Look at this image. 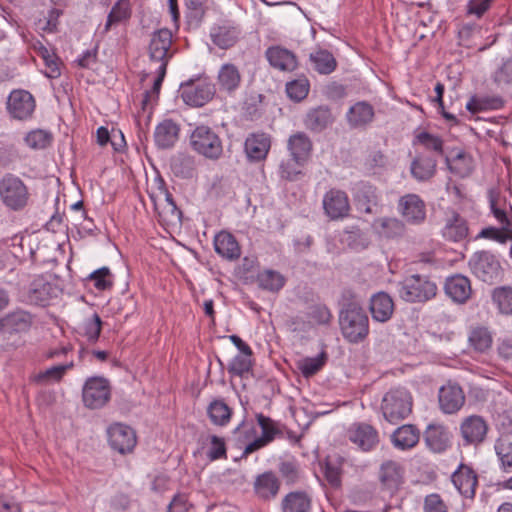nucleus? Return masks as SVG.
Instances as JSON below:
<instances>
[{"label": "nucleus", "mask_w": 512, "mask_h": 512, "mask_svg": "<svg viewBox=\"0 0 512 512\" xmlns=\"http://www.w3.org/2000/svg\"><path fill=\"white\" fill-rule=\"evenodd\" d=\"M341 333L349 343L363 342L369 335V318L362 306L348 304L339 313Z\"/></svg>", "instance_id": "obj_1"}, {"label": "nucleus", "mask_w": 512, "mask_h": 512, "mask_svg": "<svg viewBox=\"0 0 512 512\" xmlns=\"http://www.w3.org/2000/svg\"><path fill=\"white\" fill-rule=\"evenodd\" d=\"M437 285L428 276L413 274L399 283V297L409 303H424L437 295Z\"/></svg>", "instance_id": "obj_2"}, {"label": "nucleus", "mask_w": 512, "mask_h": 512, "mask_svg": "<svg viewBox=\"0 0 512 512\" xmlns=\"http://www.w3.org/2000/svg\"><path fill=\"white\" fill-rule=\"evenodd\" d=\"M381 411L385 420L396 424L407 418L412 412V397L404 388H393L385 393L381 402Z\"/></svg>", "instance_id": "obj_3"}, {"label": "nucleus", "mask_w": 512, "mask_h": 512, "mask_svg": "<svg viewBox=\"0 0 512 512\" xmlns=\"http://www.w3.org/2000/svg\"><path fill=\"white\" fill-rule=\"evenodd\" d=\"M0 198L9 209L20 211L28 205L30 193L18 176L7 173L0 179Z\"/></svg>", "instance_id": "obj_4"}, {"label": "nucleus", "mask_w": 512, "mask_h": 512, "mask_svg": "<svg viewBox=\"0 0 512 512\" xmlns=\"http://www.w3.org/2000/svg\"><path fill=\"white\" fill-rule=\"evenodd\" d=\"M471 273L488 284H495L503 277V268L497 257L489 251H477L469 259Z\"/></svg>", "instance_id": "obj_5"}, {"label": "nucleus", "mask_w": 512, "mask_h": 512, "mask_svg": "<svg viewBox=\"0 0 512 512\" xmlns=\"http://www.w3.org/2000/svg\"><path fill=\"white\" fill-rule=\"evenodd\" d=\"M180 97L191 107H202L216 93L215 85L208 78L190 79L180 85Z\"/></svg>", "instance_id": "obj_6"}, {"label": "nucleus", "mask_w": 512, "mask_h": 512, "mask_svg": "<svg viewBox=\"0 0 512 512\" xmlns=\"http://www.w3.org/2000/svg\"><path fill=\"white\" fill-rule=\"evenodd\" d=\"M194 151L209 159H218L223 153L222 141L219 135L210 127L197 126L190 136Z\"/></svg>", "instance_id": "obj_7"}, {"label": "nucleus", "mask_w": 512, "mask_h": 512, "mask_svg": "<svg viewBox=\"0 0 512 512\" xmlns=\"http://www.w3.org/2000/svg\"><path fill=\"white\" fill-rule=\"evenodd\" d=\"M111 399V386L102 376L89 377L82 388V401L88 409H101Z\"/></svg>", "instance_id": "obj_8"}, {"label": "nucleus", "mask_w": 512, "mask_h": 512, "mask_svg": "<svg viewBox=\"0 0 512 512\" xmlns=\"http://www.w3.org/2000/svg\"><path fill=\"white\" fill-rule=\"evenodd\" d=\"M242 37V29L232 20H223L210 29L212 43L220 49L227 50L236 45Z\"/></svg>", "instance_id": "obj_9"}, {"label": "nucleus", "mask_w": 512, "mask_h": 512, "mask_svg": "<svg viewBox=\"0 0 512 512\" xmlns=\"http://www.w3.org/2000/svg\"><path fill=\"white\" fill-rule=\"evenodd\" d=\"M347 435L348 439L363 452L374 450L380 442L377 429L365 422L352 424Z\"/></svg>", "instance_id": "obj_10"}, {"label": "nucleus", "mask_w": 512, "mask_h": 512, "mask_svg": "<svg viewBox=\"0 0 512 512\" xmlns=\"http://www.w3.org/2000/svg\"><path fill=\"white\" fill-rule=\"evenodd\" d=\"M108 442L111 448L120 454L131 453L136 444L135 431L128 425L115 423L108 428Z\"/></svg>", "instance_id": "obj_11"}, {"label": "nucleus", "mask_w": 512, "mask_h": 512, "mask_svg": "<svg viewBox=\"0 0 512 512\" xmlns=\"http://www.w3.org/2000/svg\"><path fill=\"white\" fill-rule=\"evenodd\" d=\"M265 58L274 70L283 73H292L299 67L297 55L281 45L269 46L265 51Z\"/></svg>", "instance_id": "obj_12"}, {"label": "nucleus", "mask_w": 512, "mask_h": 512, "mask_svg": "<svg viewBox=\"0 0 512 512\" xmlns=\"http://www.w3.org/2000/svg\"><path fill=\"white\" fill-rule=\"evenodd\" d=\"M488 423L480 415L465 417L460 424V434L464 445L478 446L482 444L488 433Z\"/></svg>", "instance_id": "obj_13"}, {"label": "nucleus", "mask_w": 512, "mask_h": 512, "mask_svg": "<svg viewBox=\"0 0 512 512\" xmlns=\"http://www.w3.org/2000/svg\"><path fill=\"white\" fill-rule=\"evenodd\" d=\"M171 46L172 32L169 29L162 28L155 31L151 36L148 47L150 60L159 62L160 65L165 63L167 66L170 59L173 57Z\"/></svg>", "instance_id": "obj_14"}, {"label": "nucleus", "mask_w": 512, "mask_h": 512, "mask_svg": "<svg viewBox=\"0 0 512 512\" xmlns=\"http://www.w3.org/2000/svg\"><path fill=\"white\" fill-rule=\"evenodd\" d=\"M35 99L26 90H14L7 100V110L10 116L17 120L31 118L35 110Z\"/></svg>", "instance_id": "obj_15"}, {"label": "nucleus", "mask_w": 512, "mask_h": 512, "mask_svg": "<svg viewBox=\"0 0 512 512\" xmlns=\"http://www.w3.org/2000/svg\"><path fill=\"white\" fill-rule=\"evenodd\" d=\"M398 211L408 224L420 225L426 219L425 202L417 194L400 197Z\"/></svg>", "instance_id": "obj_16"}, {"label": "nucleus", "mask_w": 512, "mask_h": 512, "mask_svg": "<svg viewBox=\"0 0 512 512\" xmlns=\"http://www.w3.org/2000/svg\"><path fill=\"white\" fill-rule=\"evenodd\" d=\"M256 420L261 428V436L250 442L244 447L242 457H247L249 454L265 447L267 444L272 442L281 431L278 427L277 422L262 413L256 414Z\"/></svg>", "instance_id": "obj_17"}, {"label": "nucleus", "mask_w": 512, "mask_h": 512, "mask_svg": "<svg viewBox=\"0 0 512 512\" xmlns=\"http://www.w3.org/2000/svg\"><path fill=\"white\" fill-rule=\"evenodd\" d=\"M323 209L331 220L347 217L350 212V203L347 194L339 189H330L323 197Z\"/></svg>", "instance_id": "obj_18"}, {"label": "nucleus", "mask_w": 512, "mask_h": 512, "mask_svg": "<svg viewBox=\"0 0 512 512\" xmlns=\"http://www.w3.org/2000/svg\"><path fill=\"white\" fill-rule=\"evenodd\" d=\"M463 389L457 385L448 383L443 385L438 392L439 408L444 414H455L465 404Z\"/></svg>", "instance_id": "obj_19"}, {"label": "nucleus", "mask_w": 512, "mask_h": 512, "mask_svg": "<svg viewBox=\"0 0 512 512\" xmlns=\"http://www.w3.org/2000/svg\"><path fill=\"white\" fill-rule=\"evenodd\" d=\"M379 480L382 489L394 495L404 483V469L396 461H386L380 467Z\"/></svg>", "instance_id": "obj_20"}, {"label": "nucleus", "mask_w": 512, "mask_h": 512, "mask_svg": "<svg viewBox=\"0 0 512 512\" xmlns=\"http://www.w3.org/2000/svg\"><path fill=\"white\" fill-rule=\"evenodd\" d=\"M451 480L463 497L467 499H473L475 497L478 477L470 466L460 464L457 470L452 474Z\"/></svg>", "instance_id": "obj_21"}, {"label": "nucleus", "mask_w": 512, "mask_h": 512, "mask_svg": "<svg viewBox=\"0 0 512 512\" xmlns=\"http://www.w3.org/2000/svg\"><path fill=\"white\" fill-rule=\"evenodd\" d=\"M270 148L271 137L264 132L249 134L244 143L247 158L252 162H259L266 159Z\"/></svg>", "instance_id": "obj_22"}, {"label": "nucleus", "mask_w": 512, "mask_h": 512, "mask_svg": "<svg viewBox=\"0 0 512 512\" xmlns=\"http://www.w3.org/2000/svg\"><path fill=\"white\" fill-rule=\"evenodd\" d=\"M444 290L446 295L458 304L466 303L472 294L469 278L461 274L448 277L445 281Z\"/></svg>", "instance_id": "obj_23"}, {"label": "nucleus", "mask_w": 512, "mask_h": 512, "mask_svg": "<svg viewBox=\"0 0 512 512\" xmlns=\"http://www.w3.org/2000/svg\"><path fill=\"white\" fill-rule=\"evenodd\" d=\"M357 208L366 213H373V206L378 205V194L375 186L368 182L360 181L352 189Z\"/></svg>", "instance_id": "obj_24"}, {"label": "nucleus", "mask_w": 512, "mask_h": 512, "mask_svg": "<svg viewBox=\"0 0 512 512\" xmlns=\"http://www.w3.org/2000/svg\"><path fill=\"white\" fill-rule=\"evenodd\" d=\"M32 323L33 317L30 313L17 310L0 318V332L4 334L26 332Z\"/></svg>", "instance_id": "obj_25"}, {"label": "nucleus", "mask_w": 512, "mask_h": 512, "mask_svg": "<svg viewBox=\"0 0 512 512\" xmlns=\"http://www.w3.org/2000/svg\"><path fill=\"white\" fill-rule=\"evenodd\" d=\"M180 125L172 119H164L154 131V141L158 148H172L179 139Z\"/></svg>", "instance_id": "obj_26"}, {"label": "nucleus", "mask_w": 512, "mask_h": 512, "mask_svg": "<svg viewBox=\"0 0 512 512\" xmlns=\"http://www.w3.org/2000/svg\"><path fill=\"white\" fill-rule=\"evenodd\" d=\"M469 234L468 223L459 213L452 211L445 219L442 236L451 242H460Z\"/></svg>", "instance_id": "obj_27"}, {"label": "nucleus", "mask_w": 512, "mask_h": 512, "mask_svg": "<svg viewBox=\"0 0 512 512\" xmlns=\"http://www.w3.org/2000/svg\"><path fill=\"white\" fill-rule=\"evenodd\" d=\"M241 82L242 75L235 64L225 63L220 67L217 75V84L220 92L232 95L238 90Z\"/></svg>", "instance_id": "obj_28"}, {"label": "nucleus", "mask_w": 512, "mask_h": 512, "mask_svg": "<svg viewBox=\"0 0 512 512\" xmlns=\"http://www.w3.org/2000/svg\"><path fill=\"white\" fill-rule=\"evenodd\" d=\"M369 310L374 321L385 323L394 313L393 299L385 292H378L371 297Z\"/></svg>", "instance_id": "obj_29"}, {"label": "nucleus", "mask_w": 512, "mask_h": 512, "mask_svg": "<svg viewBox=\"0 0 512 512\" xmlns=\"http://www.w3.org/2000/svg\"><path fill=\"white\" fill-rule=\"evenodd\" d=\"M214 248L222 258L234 261L241 256V247L230 232L221 231L214 237Z\"/></svg>", "instance_id": "obj_30"}, {"label": "nucleus", "mask_w": 512, "mask_h": 512, "mask_svg": "<svg viewBox=\"0 0 512 512\" xmlns=\"http://www.w3.org/2000/svg\"><path fill=\"white\" fill-rule=\"evenodd\" d=\"M424 441L431 451L441 453L449 447V432L442 424H429L424 432Z\"/></svg>", "instance_id": "obj_31"}, {"label": "nucleus", "mask_w": 512, "mask_h": 512, "mask_svg": "<svg viewBox=\"0 0 512 512\" xmlns=\"http://www.w3.org/2000/svg\"><path fill=\"white\" fill-rule=\"evenodd\" d=\"M436 167L437 159L434 156L419 153L411 162L410 172L417 181L425 182L434 177Z\"/></svg>", "instance_id": "obj_32"}, {"label": "nucleus", "mask_w": 512, "mask_h": 512, "mask_svg": "<svg viewBox=\"0 0 512 512\" xmlns=\"http://www.w3.org/2000/svg\"><path fill=\"white\" fill-rule=\"evenodd\" d=\"M280 480L272 471L258 475L254 482V490L257 496L264 500L274 499L280 490Z\"/></svg>", "instance_id": "obj_33"}, {"label": "nucleus", "mask_w": 512, "mask_h": 512, "mask_svg": "<svg viewBox=\"0 0 512 512\" xmlns=\"http://www.w3.org/2000/svg\"><path fill=\"white\" fill-rule=\"evenodd\" d=\"M374 115V108L370 103L359 101L349 108L346 118L350 127L359 128L371 123Z\"/></svg>", "instance_id": "obj_34"}, {"label": "nucleus", "mask_w": 512, "mask_h": 512, "mask_svg": "<svg viewBox=\"0 0 512 512\" xmlns=\"http://www.w3.org/2000/svg\"><path fill=\"white\" fill-rule=\"evenodd\" d=\"M333 121L331 110L327 106H318L308 111L304 119V125L312 132H321Z\"/></svg>", "instance_id": "obj_35"}, {"label": "nucleus", "mask_w": 512, "mask_h": 512, "mask_svg": "<svg viewBox=\"0 0 512 512\" xmlns=\"http://www.w3.org/2000/svg\"><path fill=\"white\" fill-rule=\"evenodd\" d=\"M312 141L304 132H297L288 139L287 148L296 162L306 163L312 151Z\"/></svg>", "instance_id": "obj_36"}, {"label": "nucleus", "mask_w": 512, "mask_h": 512, "mask_svg": "<svg viewBox=\"0 0 512 512\" xmlns=\"http://www.w3.org/2000/svg\"><path fill=\"white\" fill-rule=\"evenodd\" d=\"M210 422L219 427L227 426L232 418L233 410L223 398H214L207 406Z\"/></svg>", "instance_id": "obj_37"}, {"label": "nucleus", "mask_w": 512, "mask_h": 512, "mask_svg": "<svg viewBox=\"0 0 512 512\" xmlns=\"http://www.w3.org/2000/svg\"><path fill=\"white\" fill-rule=\"evenodd\" d=\"M373 227L381 236L388 239L401 237L406 231L403 221L395 217H381L374 221Z\"/></svg>", "instance_id": "obj_38"}, {"label": "nucleus", "mask_w": 512, "mask_h": 512, "mask_svg": "<svg viewBox=\"0 0 512 512\" xmlns=\"http://www.w3.org/2000/svg\"><path fill=\"white\" fill-rule=\"evenodd\" d=\"M420 432L411 424L397 428L392 434V442L395 447L406 450L411 449L419 442Z\"/></svg>", "instance_id": "obj_39"}, {"label": "nucleus", "mask_w": 512, "mask_h": 512, "mask_svg": "<svg viewBox=\"0 0 512 512\" xmlns=\"http://www.w3.org/2000/svg\"><path fill=\"white\" fill-rule=\"evenodd\" d=\"M312 500L303 491L288 493L281 502L282 512H310Z\"/></svg>", "instance_id": "obj_40"}, {"label": "nucleus", "mask_w": 512, "mask_h": 512, "mask_svg": "<svg viewBox=\"0 0 512 512\" xmlns=\"http://www.w3.org/2000/svg\"><path fill=\"white\" fill-rule=\"evenodd\" d=\"M55 288L43 278L35 279L29 289L28 298L31 303L45 306L53 297Z\"/></svg>", "instance_id": "obj_41"}, {"label": "nucleus", "mask_w": 512, "mask_h": 512, "mask_svg": "<svg viewBox=\"0 0 512 512\" xmlns=\"http://www.w3.org/2000/svg\"><path fill=\"white\" fill-rule=\"evenodd\" d=\"M309 60L313 64L314 70L322 75H329L333 73L338 65L333 54L326 49L319 48L310 53Z\"/></svg>", "instance_id": "obj_42"}, {"label": "nucleus", "mask_w": 512, "mask_h": 512, "mask_svg": "<svg viewBox=\"0 0 512 512\" xmlns=\"http://www.w3.org/2000/svg\"><path fill=\"white\" fill-rule=\"evenodd\" d=\"M504 100L498 95L473 96L466 104V109L475 114L488 110H498L504 106Z\"/></svg>", "instance_id": "obj_43"}, {"label": "nucleus", "mask_w": 512, "mask_h": 512, "mask_svg": "<svg viewBox=\"0 0 512 512\" xmlns=\"http://www.w3.org/2000/svg\"><path fill=\"white\" fill-rule=\"evenodd\" d=\"M132 9L130 0H118L111 8L104 26V33H107L113 25L125 22L130 19Z\"/></svg>", "instance_id": "obj_44"}, {"label": "nucleus", "mask_w": 512, "mask_h": 512, "mask_svg": "<svg viewBox=\"0 0 512 512\" xmlns=\"http://www.w3.org/2000/svg\"><path fill=\"white\" fill-rule=\"evenodd\" d=\"M151 200L154 204V209L159 217V221L164 224H175L181 221L182 211L177 207L176 204L170 203H158L154 194L150 195Z\"/></svg>", "instance_id": "obj_45"}, {"label": "nucleus", "mask_w": 512, "mask_h": 512, "mask_svg": "<svg viewBox=\"0 0 512 512\" xmlns=\"http://www.w3.org/2000/svg\"><path fill=\"white\" fill-rule=\"evenodd\" d=\"M74 366L73 362L55 365L45 371H41L33 377V381L37 384L47 385L53 382H60L66 372Z\"/></svg>", "instance_id": "obj_46"}, {"label": "nucleus", "mask_w": 512, "mask_h": 512, "mask_svg": "<svg viewBox=\"0 0 512 512\" xmlns=\"http://www.w3.org/2000/svg\"><path fill=\"white\" fill-rule=\"evenodd\" d=\"M495 452L501 464V469L512 473V439L499 436L495 443Z\"/></svg>", "instance_id": "obj_47"}, {"label": "nucleus", "mask_w": 512, "mask_h": 512, "mask_svg": "<svg viewBox=\"0 0 512 512\" xmlns=\"http://www.w3.org/2000/svg\"><path fill=\"white\" fill-rule=\"evenodd\" d=\"M253 355L237 354L228 364L227 371L231 376L246 378L253 370Z\"/></svg>", "instance_id": "obj_48"}, {"label": "nucleus", "mask_w": 512, "mask_h": 512, "mask_svg": "<svg viewBox=\"0 0 512 512\" xmlns=\"http://www.w3.org/2000/svg\"><path fill=\"white\" fill-rule=\"evenodd\" d=\"M257 282L264 290L278 292L284 286L285 278L279 272L268 269L258 274Z\"/></svg>", "instance_id": "obj_49"}, {"label": "nucleus", "mask_w": 512, "mask_h": 512, "mask_svg": "<svg viewBox=\"0 0 512 512\" xmlns=\"http://www.w3.org/2000/svg\"><path fill=\"white\" fill-rule=\"evenodd\" d=\"M327 354L322 351L316 357H306L298 362V369L305 378H310L317 374L326 364Z\"/></svg>", "instance_id": "obj_50"}, {"label": "nucleus", "mask_w": 512, "mask_h": 512, "mask_svg": "<svg viewBox=\"0 0 512 512\" xmlns=\"http://www.w3.org/2000/svg\"><path fill=\"white\" fill-rule=\"evenodd\" d=\"M102 331V320L97 313L86 318L81 326L80 334L87 339L89 343H96Z\"/></svg>", "instance_id": "obj_51"}, {"label": "nucleus", "mask_w": 512, "mask_h": 512, "mask_svg": "<svg viewBox=\"0 0 512 512\" xmlns=\"http://www.w3.org/2000/svg\"><path fill=\"white\" fill-rule=\"evenodd\" d=\"M413 144L422 145L425 149L430 150L437 155H443L444 153L443 140L439 136L431 134L426 131L417 133L415 135Z\"/></svg>", "instance_id": "obj_52"}, {"label": "nucleus", "mask_w": 512, "mask_h": 512, "mask_svg": "<svg viewBox=\"0 0 512 512\" xmlns=\"http://www.w3.org/2000/svg\"><path fill=\"white\" fill-rule=\"evenodd\" d=\"M166 71H167V67H166L165 63L159 65V67L157 69V77L154 81V84H153L151 90L145 91L143 94L141 106L144 111L146 110L148 105H150L152 102H156L158 100L160 89H161L164 77L166 75Z\"/></svg>", "instance_id": "obj_53"}, {"label": "nucleus", "mask_w": 512, "mask_h": 512, "mask_svg": "<svg viewBox=\"0 0 512 512\" xmlns=\"http://www.w3.org/2000/svg\"><path fill=\"white\" fill-rule=\"evenodd\" d=\"M469 343L476 351L485 352L492 345V335L485 327L474 328L470 332Z\"/></svg>", "instance_id": "obj_54"}, {"label": "nucleus", "mask_w": 512, "mask_h": 512, "mask_svg": "<svg viewBox=\"0 0 512 512\" xmlns=\"http://www.w3.org/2000/svg\"><path fill=\"white\" fill-rule=\"evenodd\" d=\"M52 141V133L44 129L32 130L25 137L27 146L35 150L47 148L51 145Z\"/></svg>", "instance_id": "obj_55"}, {"label": "nucleus", "mask_w": 512, "mask_h": 512, "mask_svg": "<svg viewBox=\"0 0 512 512\" xmlns=\"http://www.w3.org/2000/svg\"><path fill=\"white\" fill-rule=\"evenodd\" d=\"M310 84L305 76L286 83L287 96L296 102L305 99L309 93Z\"/></svg>", "instance_id": "obj_56"}, {"label": "nucleus", "mask_w": 512, "mask_h": 512, "mask_svg": "<svg viewBox=\"0 0 512 512\" xmlns=\"http://www.w3.org/2000/svg\"><path fill=\"white\" fill-rule=\"evenodd\" d=\"M450 171L460 177H466L472 172L471 158L465 153H458L451 161L446 157Z\"/></svg>", "instance_id": "obj_57"}, {"label": "nucleus", "mask_w": 512, "mask_h": 512, "mask_svg": "<svg viewBox=\"0 0 512 512\" xmlns=\"http://www.w3.org/2000/svg\"><path fill=\"white\" fill-rule=\"evenodd\" d=\"M233 435L239 446L248 445L257 439V430L253 422L243 420L234 430Z\"/></svg>", "instance_id": "obj_58"}, {"label": "nucleus", "mask_w": 512, "mask_h": 512, "mask_svg": "<svg viewBox=\"0 0 512 512\" xmlns=\"http://www.w3.org/2000/svg\"><path fill=\"white\" fill-rule=\"evenodd\" d=\"M493 301L502 314L512 315V288L499 287L493 291Z\"/></svg>", "instance_id": "obj_59"}, {"label": "nucleus", "mask_w": 512, "mask_h": 512, "mask_svg": "<svg viewBox=\"0 0 512 512\" xmlns=\"http://www.w3.org/2000/svg\"><path fill=\"white\" fill-rule=\"evenodd\" d=\"M210 446L206 452V456L210 461L227 458V449L224 438L217 435L209 436Z\"/></svg>", "instance_id": "obj_60"}, {"label": "nucleus", "mask_w": 512, "mask_h": 512, "mask_svg": "<svg viewBox=\"0 0 512 512\" xmlns=\"http://www.w3.org/2000/svg\"><path fill=\"white\" fill-rule=\"evenodd\" d=\"M88 280L93 282L94 286L100 291L110 289L113 286V276L107 267L92 272Z\"/></svg>", "instance_id": "obj_61"}, {"label": "nucleus", "mask_w": 512, "mask_h": 512, "mask_svg": "<svg viewBox=\"0 0 512 512\" xmlns=\"http://www.w3.org/2000/svg\"><path fill=\"white\" fill-rule=\"evenodd\" d=\"M342 241L348 247L355 250L364 249L368 246V240L364 236V233L359 228L356 227H353L351 230L345 231Z\"/></svg>", "instance_id": "obj_62"}, {"label": "nucleus", "mask_w": 512, "mask_h": 512, "mask_svg": "<svg viewBox=\"0 0 512 512\" xmlns=\"http://www.w3.org/2000/svg\"><path fill=\"white\" fill-rule=\"evenodd\" d=\"M278 470L289 485L295 484L300 478L299 465L295 460H287L280 462Z\"/></svg>", "instance_id": "obj_63"}, {"label": "nucleus", "mask_w": 512, "mask_h": 512, "mask_svg": "<svg viewBox=\"0 0 512 512\" xmlns=\"http://www.w3.org/2000/svg\"><path fill=\"white\" fill-rule=\"evenodd\" d=\"M308 317L315 324L327 325L332 319V314L326 305L316 304L309 308Z\"/></svg>", "instance_id": "obj_64"}]
</instances>
